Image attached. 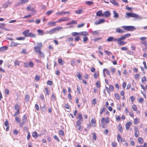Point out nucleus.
I'll return each mask as SVG.
<instances>
[{"label":"nucleus","mask_w":147,"mask_h":147,"mask_svg":"<svg viewBox=\"0 0 147 147\" xmlns=\"http://www.w3.org/2000/svg\"><path fill=\"white\" fill-rule=\"evenodd\" d=\"M105 111V108L104 107L102 109H101V110L100 111V113L101 114H102V113L104 112Z\"/></svg>","instance_id":"338daca9"},{"label":"nucleus","mask_w":147,"mask_h":147,"mask_svg":"<svg viewBox=\"0 0 147 147\" xmlns=\"http://www.w3.org/2000/svg\"><path fill=\"white\" fill-rule=\"evenodd\" d=\"M29 67H32L33 66L34 64L33 63L32 61H30L29 62Z\"/></svg>","instance_id":"49530a36"},{"label":"nucleus","mask_w":147,"mask_h":147,"mask_svg":"<svg viewBox=\"0 0 147 147\" xmlns=\"http://www.w3.org/2000/svg\"><path fill=\"white\" fill-rule=\"evenodd\" d=\"M53 138H54V139L58 141V142H59V138H58V137L57 136H56V135L54 136H53Z\"/></svg>","instance_id":"6e6d98bb"},{"label":"nucleus","mask_w":147,"mask_h":147,"mask_svg":"<svg viewBox=\"0 0 147 147\" xmlns=\"http://www.w3.org/2000/svg\"><path fill=\"white\" fill-rule=\"evenodd\" d=\"M32 136L35 138H36L38 137V134L36 131H34L32 133Z\"/></svg>","instance_id":"393cba45"},{"label":"nucleus","mask_w":147,"mask_h":147,"mask_svg":"<svg viewBox=\"0 0 147 147\" xmlns=\"http://www.w3.org/2000/svg\"><path fill=\"white\" fill-rule=\"evenodd\" d=\"M83 12V10L82 9H80L78 10L75 11V12L77 14H80L82 13Z\"/></svg>","instance_id":"f3484780"},{"label":"nucleus","mask_w":147,"mask_h":147,"mask_svg":"<svg viewBox=\"0 0 147 147\" xmlns=\"http://www.w3.org/2000/svg\"><path fill=\"white\" fill-rule=\"evenodd\" d=\"M45 90L46 91V94L47 95H49V92L48 90V88H45Z\"/></svg>","instance_id":"603ef678"},{"label":"nucleus","mask_w":147,"mask_h":147,"mask_svg":"<svg viewBox=\"0 0 147 147\" xmlns=\"http://www.w3.org/2000/svg\"><path fill=\"white\" fill-rule=\"evenodd\" d=\"M70 12L69 11H64V12H60L56 13V14L57 15H61L62 14H70Z\"/></svg>","instance_id":"0eeeda50"},{"label":"nucleus","mask_w":147,"mask_h":147,"mask_svg":"<svg viewBox=\"0 0 147 147\" xmlns=\"http://www.w3.org/2000/svg\"><path fill=\"white\" fill-rule=\"evenodd\" d=\"M84 24L82 23L81 24L78 25L77 26V27L78 28H80V27H83V26H84Z\"/></svg>","instance_id":"0e129e2a"},{"label":"nucleus","mask_w":147,"mask_h":147,"mask_svg":"<svg viewBox=\"0 0 147 147\" xmlns=\"http://www.w3.org/2000/svg\"><path fill=\"white\" fill-rule=\"evenodd\" d=\"M39 34L40 35H43L44 34V31L40 30L38 29L37 30Z\"/></svg>","instance_id":"412c9836"},{"label":"nucleus","mask_w":147,"mask_h":147,"mask_svg":"<svg viewBox=\"0 0 147 147\" xmlns=\"http://www.w3.org/2000/svg\"><path fill=\"white\" fill-rule=\"evenodd\" d=\"M85 3L88 5H90L93 3V2L91 1H87L85 2Z\"/></svg>","instance_id":"f704fd0d"},{"label":"nucleus","mask_w":147,"mask_h":147,"mask_svg":"<svg viewBox=\"0 0 147 147\" xmlns=\"http://www.w3.org/2000/svg\"><path fill=\"white\" fill-rule=\"evenodd\" d=\"M131 123L130 121H129L126 124L125 127L126 129L128 130L129 129L130 125H131Z\"/></svg>","instance_id":"2eb2a0df"},{"label":"nucleus","mask_w":147,"mask_h":147,"mask_svg":"<svg viewBox=\"0 0 147 147\" xmlns=\"http://www.w3.org/2000/svg\"><path fill=\"white\" fill-rule=\"evenodd\" d=\"M36 37V35L33 33H29L28 34L26 37H32L33 38H35Z\"/></svg>","instance_id":"ddd939ff"},{"label":"nucleus","mask_w":147,"mask_h":147,"mask_svg":"<svg viewBox=\"0 0 147 147\" xmlns=\"http://www.w3.org/2000/svg\"><path fill=\"white\" fill-rule=\"evenodd\" d=\"M20 3L21 4H24L28 2L29 0H20Z\"/></svg>","instance_id":"c85d7f7f"},{"label":"nucleus","mask_w":147,"mask_h":147,"mask_svg":"<svg viewBox=\"0 0 147 147\" xmlns=\"http://www.w3.org/2000/svg\"><path fill=\"white\" fill-rule=\"evenodd\" d=\"M105 20L104 19H100L98 21L100 23V24L103 23L105 22Z\"/></svg>","instance_id":"8fccbe9b"},{"label":"nucleus","mask_w":147,"mask_h":147,"mask_svg":"<svg viewBox=\"0 0 147 147\" xmlns=\"http://www.w3.org/2000/svg\"><path fill=\"white\" fill-rule=\"evenodd\" d=\"M110 13L108 11H106L103 13V17H108L110 16Z\"/></svg>","instance_id":"1a4fd4ad"},{"label":"nucleus","mask_w":147,"mask_h":147,"mask_svg":"<svg viewBox=\"0 0 147 147\" xmlns=\"http://www.w3.org/2000/svg\"><path fill=\"white\" fill-rule=\"evenodd\" d=\"M131 36L130 33H127L125 34L121 37V40H124L125 39Z\"/></svg>","instance_id":"20e7f679"},{"label":"nucleus","mask_w":147,"mask_h":147,"mask_svg":"<svg viewBox=\"0 0 147 147\" xmlns=\"http://www.w3.org/2000/svg\"><path fill=\"white\" fill-rule=\"evenodd\" d=\"M123 40H121L119 41L118 44L119 45H123L126 43V42L122 41Z\"/></svg>","instance_id":"dca6fc26"},{"label":"nucleus","mask_w":147,"mask_h":147,"mask_svg":"<svg viewBox=\"0 0 147 147\" xmlns=\"http://www.w3.org/2000/svg\"><path fill=\"white\" fill-rule=\"evenodd\" d=\"M30 99V96L28 94H26L25 98V100L26 102H28Z\"/></svg>","instance_id":"a878e982"},{"label":"nucleus","mask_w":147,"mask_h":147,"mask_svg":"<svg viewBox=\"0 0 147 147\" xmlns=\"http://www.w3.org/2000/svg\"><path fill=\"white\" fill-rule=\"evenodd\" d=\"M10 3H11L9 1H7V2L6 3L3 5V6L4 8L7 7L8 5Z\"/></svg>","instance_id":"c756f323"},{"label":"nucleus","mask_w":147,"mask_h":147,"mask_svg":"<svg viewBox=\"0 0 147 147\" xmlns=\"http://www.w3.org/2000/svg\"><path fill=\"white\" fill-rule=\"evenodd\" d=\"M29 30L28 29L26 30L24 32H23V34L24 35L25 37H26V36H27L28 33L29 32Z\"/></svg>","instance_id":"4be33fe9"},{"label":"nucleus","mask_w":147,"mask_h":147,"mask_svg":"<svg viewBox=\"0 0 147 147\" xmlns=\"http://www.w3.org/2000/svg\"><path fill=\"white\" fill-rule=\"evenodd\" d=\"M92 137H93V138L94 139V140H96V134L94 133H93V135H92Z\"/></svg>","instance_id":"e2e57ef3"},{"label":"nucleus","mask_w":147,"mask_h":147,"mask_svg":"<svg viewBox=\"0 0 147 147\" xmlns=\"http://www.w3.org/2000/svg\"><path fill=\"white\" fill-rule=\"evenodd\" d=\"M5 93L6 94L8 95L9 93V92L8 89H5Z\"/></svg>","instance_id":"de8ad7c7"},{"label":"nucleus","mask_w":147,"mask_h":147,"mask_svg":"<svg viewBox=\"0 0 147 147\" xmlns=\"http://www.w3.org/2000/svg\"><path fill=\"white\" fill-rule=\"evenodd\" d=\"M27 11H30L34 12H36V10L33 7H30V6H28L27 7Z\"/></svg>","instance_id":"f8f14e48"},{"label":"nucleus","mask_w":147,"mask_h":147,"mask_svg":"<svg viewBox=\"0 0 147 147\" xmlns=\"http://www.w3.org/2000/svg\"><path fill=\"white\" fill-rule=\"evenodd\" d=\"M77 91L79 94H80V87L78 86H77Z\"/></svg>","instance_id":"3c124183"},{"label":"nucleus","mask_w":147,"mask_h":147,"mask_svg":"<svg viewBox=\"0 0 147 147\" xmlns=\"http://www.w3.org/2000/svg\"><path fill=\"white\" fill-rule=\"evenodd\" d=\"M71 24H77V22L75 20H72L71 21Z\"/></svg>","instance_id":"774afa93"},{"label":"nucleus","mask_w":147,"mask_h":147,"mask_svg":"<svg viewBox=\"0 0 147 147\" xmlns=\"http://www.w3.org/2000/svg\"><path fill=\"white\" fill-rule=\"evenodd\" d=\"M69 20L68 19L67 17L64 18H61L58 20L57 22H60L63 21H67Z\"/></svg>","instance_id":"39448f33"},{"label":"nucleus","mask_w":147,"mask_h":147,"mask_svg":"<svg viewBox=\"0 0 147 147\" xmlns=\"http://www.w3.org/2000/svg\"><path fill=\"white\" fill-rule=\"evenodd\" d=\"M116 32L119 33H121L124 32L123 30H121L119 28L116 29Z\"/></svg>","instance_id":"a211bd4d"},{"label":"nucleus","mask_w":147,"mask_h":147,"mask_svg":"<svg viewBox=\"0 0 147 147\" xmlns=\"http://www.w3.org/2000/svg\"><path fill=\"white\" fill-rule=\"evenodd\" d=\"M52 12H53L52 11H51V10L49 11L46 13V14L47 16L49 15L52 13Z\"/></svg>","instance_id":"a18cd8bd"},{"label":"nucleus","mask_w":147,"mask_h":147,"mask_svg":"<svg viewBox=\"0 0 147 147\" xmlns=\"http://www.w3.org/2000/svg\"><path fill=\"white\" fill-rule=\"evenodd\" d=\"M8 49L6 46H3L0 47V52H4L7 50Z\"/></svg>","instance_id":"6e6552de"},{"label":"nucleus","mask_w":147,"mask_h":147,"mask_svg":"<svg viewBox=\"0 0 147 147\" xmlns=\"http://www.w3.org/2000/svg\"><path fill=\"white\" fill-rule=\"evenodd\" d=\"M112 145L113 147H116L117 145V143L115 142H112Z\"/></svg>","instance_id":"bf43d9fd"},{"label":"nucleus","mask_w":147,"mask_h":147,"mask_svg":"<svg viewBox=\"0 0 147 147\" xmlns=\"http://www.w3.org/2000/svg\"><path fill=\"white\" fill-rule=\"evenodd\" d=\"M41 48H39L37 46H35L34 47V49L36 53H39L40 52V50Z\"/></svg>","instance_id":"9d476101"},{"label":"nucleus","mask_w":147,"mask_h":147,"mask_svg":"<svg viewBox=\"0 0 147 147\" xmlns=\"http://www.w3.org/2000/svg\"><path fill=\"white\" fill-rule=\"evenodd\" d=\"M55 28L51 29L49 31L50 34L51 35L52 34L55 33Z\"/></svg>","instance_id":"473e14b6"},{"label":"nucleus","mask_w":147,"mask_h":147,"mask_svg":"<svg viewBox=\"0 0 147 147\" xmlns=\"http://www.w3.org/2000/svg\"><path fill=\"white\" fill-rule=\"evenodd\" d=\"M109 117H107L105 119V122L106 123H108L109 122Z\"/></svg>","instance_id":"09e8293b"},{"label":"nucleus","mask_w":147,"mask_h":147,"mask_svg":"<svg viewBox=\"0 0 147 147\" xmlns=\"http://www.w3.org/2000/svg\"><path fill=\"white\" fill-rule=\"evenodd\" d=\"M58 61L59 63L61 65H63V64L62 63L63 61L61 59H59Z\"/></svg>","instance_id":"79ce46f5"},{"label":"nucleus","mask_w":147,"mask_h":147,"mask_svg":"<svg viewBox=\"0 0 147 147\" xmlns=\"http://www.w3.org/2000/svg\"><path fill=\"white\" fill-rule=\"evenodd\" d=\"M121 138V135L119 134H118L117 137V140L119 142H120Z\"/></svg>","instance_id":"7c9ffc66"},{"label":"nucleus","mask_w":147,"mask_h":147,"mask_svg":"<svg viewBox=\"0 0 147 147\" xmlns=\"http://www.w3.org/2000/svg\"><path fill=\"white\" fill-rule=\"evenodd\" d=\"M146 81V78L145 76L144 77L142 78V82H144V81Z\"/></svg>","instance_id":"69168bd1"},{"label":"nucleus","mask_w":147,"mask_h":147,"mask_svg":"<svg viewBox=\"0 0 147 147\" xmlns=\"http://www.w3.org/2000/svg\"><path fill=\"white\" fill-rule=\"evenodd\" d=\"M26 120L27 116L25 115L22 117V123H20V125L21 127H22L23 125L26 123Z\"/></svg>","instance_id":"7ed1b4c3"},{"label":"nucleus","mask_w":147,"mask_h":147,"mask_svg":"<svg viewBox=\"0 0 147 147\" xmlns=\"http://www.w3.org/2000/svg\"><path fill=\"white\" fill-rule=\"evenodd\" d=\"M37 47H39V48H42V43L41 42L38 43H37Z\"/></svg>","instance_id":"a19ab883"},{"label":"nucleus","mask_w":147,"mask_h":147,"mask_svg":"<svg viewBox=\"0 0 147 147\" xmlns=\"http://www.w3.org/2000/svg\"><path fill=\"white\" fill-rule=\"evenodd\" d=\"M92 34L93 35H98V33L97 31H95L92 32Z\"/></svg>","instance_id":"680f3d73"},{"label":"nucleus","mask_w":147,"mask_h":147,"mask_svg":"<svg viewBox=\"0 0 147 147\" xmlns=\"http://www.w3.org/2000/svg\"><path fill=\"white\" fill-rule=\"evenodd\" d=\"M121 40V37H120L118 39H117L116 38H114V37H113V41H114V42L117 41V42H118L120 40Z\"/></svg>","instance_id":"c9c22d12"},{"label":"nucleus","mask_w":147,"mask_h":147,"mask_svg":"<svg viewBox=\"0 0 147 147\" xmlns=\"http://www.w3.org/2000/svg\"><path fill=\"white\" fill-rule=\"evenodd\" d=\"M115 97L117 100H119L120 99V96L117 93H116L115 94Z\"/></svg>","instance_id":"e433bc0d"},{"label":"nucleus","mask_w":147,"mask_h":147,"mask_svg":"<svg viewBox=\"0 0 147 147\" xmlns=\"http://www.w3.org/2000/svg\"><path fill=\"white\" fill-rule=\"evenodd\" d=\"M88 38L87 37H84L83 38V41L84 42H85L88 40Z\"/></svg>","instance_id":"4d7b16f0"},{"label":"nucleus","mask_w":147,"mask_h":147,"mask_svg":"<svg viewBox=\"0 0 147 147\" xmlns=\"http://www.w3.org/2000/svg\"><path fill=\"white\" fill-rule=\"evenodd\" d=\"M118 129L119 131L120 132H121L123 131L122 127L120 125H119L118 126Z\"/></svg>","instance_id":"72a5a7b5"},{"label":"nucleus","mask_w":147,"mask_h":147,"mask_svg":"<svg viewBox=\"0 0 147 147\" xmlns=\"http://www.w3.org/2000/svg\"><path fill=\"white\" fill-rule=\"evenodd\" d=\"M79 35H81L83 36H88V33L86 31H84L78 33Z\"/></svg>","instance_id":"423d86ee"},{"label":"nucleus","mask_w":147,"mask_h":147,"mask_svg":"<svg viewBox=\"0 0 147 147\" xmlns=\"http://www.w3.org/2000/svg\"><path fill=\"white\" fill-rule=\"evenodd\" d=\"M113 37L110 36L106 40V41L108 42H111L113 41Z\"/></svg>","instance_id":"5701e85b"},{"label":"nucleus","mask_w":147,"mask_h":147,"mask_svg":"<svg viewBox=\"0 0 147 147\" xmlns=\"http://www.w3.org/2000/svg\"><path fill=\"white\" fill-rule=\"evenodd\" d=\"M132 108L133 110L134 111H136L137 110V107L136 105H133L132 106Z\"/></svg>","instance_id":"ea45409f"},{"label":"nucleus","mask_w":147,"mask_h":147,"mask_svg":"<svg viewBox=\"0 0 147 147\" xmlns=\"http://www.w3.org/2000/svg\"><path fill=\"white\" fill-rule=\"evenodd\" d=\"M122 27L127 31H133L136 29V28L133 26H123Z\"/></svg>","instance_id":"f03ea898"},{"label":"nucleus","mask_w":147,"mask_h":147,"mask_svg":"<svg viewBox=\"0 0 147 147\" xmlns=\"http://www.w3.org/2000/svg\"><path fill=\"white\" fill-rule=\"evenodd\" d=\"M76 127L77 128V129H78V130L80 131H81L83 129V127L81 126V125H80L79 126H76Z\"/></svg>","instance_id":"cd10ccee"},{"label":"nucleus","mask_w":147,"mask_h":147,"mask_svg":"<svg viewBox=\"0 0 147 147\" xmlns=\"http://www.w3.org/2000/svg\"><path fill=\"white\" fill-rule=\"evenodd\" d=\"M138 142L140 144H142L144 142V140L141 137L138 138Z\"/></svg>","instance_id":"bb28decb"},{"label":"nucleus","mask_w":147,"mask_h":147,"mask_svg":"<svg viewBox=\"0 0 147 147\" xmlns=\"http://www.w3.org/2000/svg\"><path fill=\"white\" fill-rule=\"evenodd\" d=\"M113 14L114 15L113 17L116 18H118L119 17V15L118 13L115 11H113Z\"/></svg>","instance_id":"4468645a"},{"label":"nucleus","mask_w":147,"mask_h":147,"mask_svg":"<svg viewBox=\"0 0 147 147\" xmlns=\"http://www.w3.org/2000/svg\"><path fill=\"white\" fill-rule=\"evenodd\" d=\"M109 90L112 91L113 90V86L111 85H110L109 87Z\"/></svg>","instance_id":"37998d69"},{"label":"nucleus","mask_w":147,"mask_h":147,"mask_svg":"<svg viewBox=\"0 0 147 147\" xmlns=\"http://www.w3.org/2000/svg\"><path fill=\"white\" fill-rule=\"evenodd\" d=\"M96 15L99 17H103V13H102V10H99L97 11L96 13Z\"/></svg>","instance_id":"9b49d317"},{"label":"nucleus","mask_w":147,"mask_h":147,"mask_svg":"<svg viewBox=\"0 0 147 147\" xmlns=\"http://www.w3.org/2000/svg\"><path fill=\"white\" fill-rule=\"evenodd\" d=\"M110 70L113 74H114L115 72V69L113 67H111Z\"/></svg>","instance_id":"4c0bfd02"},{"label":"nucleus","mask_w":147,"mask_h":147,"mask_svg":"<svg viewBox=\"0 0 147 147\" xmlns=\"http://www.w3.org/2000/svg\"><path fill=\"white\" fill-rule=\"evenodd\" d=\"M110 2L115 6H118V3L114 0H110Z\"/></svg>","instance_id":"6ab92c4d"},{"label":"nucleus","mask_w":147,"mask_h":147,"mask_svg":"<svg viewBox=\"0 0 147 147\" xmlns=\"http://www.w3.org/2000/svg\"><path fill=\"white\" fill-rule=\"evenodd\" d=\"M11 46L14 47L16 46L17 45H20V44L18 43L17 42H15L13 41H12L11 43Z\"/></svg>","instance_id":"b1692460"},{"label":"nucleus","mask_w":147,"mask_h":147,"mask_svg":"<svg viewBox=\"0 0 147 147\" xmlns=\"http://www.w3.org/2000/svg\"><path fill=\"white\" fill-rule=\"evenodd\" d=\"M39 54L40 55V56L42 57H44V54L41 51L39 53Z\"/></svg>","instance_id":"864d4df0"},{"label":"nucleus","mask_w":147,"mask_h":147,"mask_svg":"<svg viewBox=\"0 0 147 147\" xmlns=\"http://www.w3.org/2000/svg\"><path fill=\"white\" fill-rule=\"evenodd\" d=\"M96 98H94L92 101V104L95 105L96 103Z\"/></svg>","instance_id":"052dcab7"},{"label":"nucleus","mask_w":147,"mask_h":147,"mask_svg":"<svg viewBox=\"0 0 147 147\" xmlns=\"http://www.w3.org/2000/svg\"><path fill=\"white\" fill-rule=\"evenodd\" d=\"M77 119H78V120L83 121V118L81 113H79L78 114V116L77 117Z\"/></svg>","instance_id":"aec40b11"},{"label":"nucleus","mask_w":147,"mask_h":147,"mask_svg":"<svg viewBox=\"0 0 147 147\" xmlns=\"http://www.w3.org/2000/svg\"><path fill=\"white\" fill-rule=\"evenodd\" d=\"M126 15L125 16L126 18H128L130 17L135 18H138L140 19H142V18L141 17V16H139L138 15L132 13H126Z\"/></svg>","instance_id":"f257e3e1"},{"label":"nucleus","mask_w":147,"mask_h":147,"mask_svg":"<svg viewBox=\"0 0 147 147\" xmlns=\"http://www.w3.org/2000/svg\"><path fill=\"white\" fill-rule=\"evenodd\" d=\"M16 39L19 40H24L25 39V38L24 37H17Z\"/></svg>","instance_id":"c03bdc74"},{"label":"nucleus","mask_w":147,"mask_h":147,"mask_svg":"<svg viewBox=\"0 0 147 147\" xmlns=\"http://www.w3.org/2000/svg\"><path fill=\"white\" fill-rule=\"evenodd\" d=\"M19 106L18 105V104L16 105L15 106V109L17 111H19Z\"/></svg>","instance_id":"13d9d810"},{"label":"nucleus","mask_w":147,"mask_h":147,"mask_svg":"<svg viewBox=\"0 0 147 147\" xmlns=\"http://www.w3.org/2000/svg\"><path fill=\"white\" fill-rule=\"evenodd\" d=\"M54 28L56 31H59V30H61L62 29V28L61 27H57Z\"/></svg>","instance_id":"58836bf2"},{"label":"nucleus","mask_w":147,"mask_h":147,"mask_svg":"<svg viewBox=\"0 0 147 147\" xmlns=\"http://www.w3.org/2000/svg\"><path fill=\"white\" fill-rule=\"evenodd\" d=\"M83 121H80V120H78L76 123V126H79L80 125H81V124L82 122Z\"/></svg>","instance_id":"2f4dec72"},{"label":"nucleus","mask_w":147,"mask_h":147,"mask_svg":"<svg viewBox=\"0 0 147 147\" xmlns=\"http://www.w3.org/2000/svg\"><path fill=\"white\" fill-rule=\"evenodd\" d=\"M24 66L26 67H29V64L28 63L25 62L24 63Z\"/></svg>","instance_id":"5fc2aeb1"}]
</instances>
